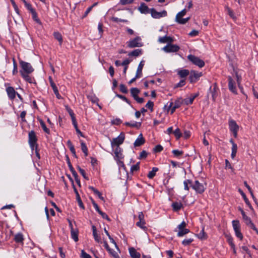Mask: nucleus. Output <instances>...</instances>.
Segmentation results:
<instances>
[{
	"instance_id": "obj_1",
	"label": "nucleus",
	"mask_w": 258,
	"mask_h": 258,
	"mask_svg": "<svg viewBox=\"0 0 258 258\" xmlns=\"http://www.w3.org/2000/svg\"><path fill=\"white\" fill-rule=\"evenodd\" d=\"M127 46L129 48L142 47L143 43L142 42L141 37L138 36L134 39L126 42Z\"/></svg>"
},
{
	"instance_id": "obj_2",
	"label": "nucleus",
	"mask_w": 258,
	"mask_h": 258,
	"mask_svg": "<svg viewBox=\"0 0 258 258\" xmlns=\"http://www.w3.org/2000/svg\"><path fill=\"white\" fill-rule=\"evenodd\" d=\"M186 13V10L183 9L181 12H179L176 16L175 20L177 22L180 24H184L189 20V17L187 18H182Z\"/></svg>"
},
{
	"instance_id": "obj_3",
	"label": "nucleus",
	"mask_w": 258,
	"mask_h": 258,
	"mask_svg": "<svg viewBox=\"0 0 258 258\" xmlns=\"http://www.w3.org/2000/svg\"><path fill=\"white\" fill-rule=\"evenodd\" d=\"M186 226V223L184 221H182L181 224H180L177 226L178 229V233L177 236L178 237H182L185 235L186 234L189 232V230L186 229L185 227Z\"/></svg>"
},
{
	"instance_id": "obj_4",
	"label": "nucleus",
	"mask_w": 258,
	"mask_h": 258,
	"mask_svg": "<svg viewBox=\"0 0 258 258\" xmlns=\"http://www.w3.org/2000/svg\"><path fill=\"white\" fill-rule=\"evenodd\" d=\"M180 49L179 46L172 43L167 44L166 46L162 48V50L166 53L176 52Z\"/></svg>"
},
{
	"instance_id": "obj_5",
	"label": "nucleus",
	"mask_w": 258,
	"mask_h": 258,
	"mask_svg": "<svg viewBox=\"0 0 258 258\" xmlns=\"http://www.w3.org/2000/svg\"><path fill=\"white\" fill-rule=\"evenodd\" d=\"M187 58L194 64L198 66L200 68H202L205 66L204 61L198 57L190 54L187 56Z\"/></svg>"
},
{
	"instance_id": "obj_6",
	"label": "nucleus",
	"mask_w": 258,
	"mask_h": 258,
	"mask_svg": "<svg viewBox=\"0 0 258 258\" xmlns=\"http://www.w3.org/2000/svg\"><path fill=\"white\" fill-rule=\"evenodd\" d=\"M124 135L120 134V135L116 138H114L111 142V145L112 148H114L115 146L119 147L120 145L122 144L124 140Z\"/></svg>"
},
{
	"instance_id": "obj_7",
	"label": "nucleus",
	"mask_w": 258,
	"mask_h": 258,
	"mask_svg": "<svg viewBox=\"0 0 258 258\" xmlns=\"http://www.w3.org/2000/svg\"><path fill=\"white\" fill-rule=\"evenodd\" d=\"M232 226L235 231L236 236L240 240H242L243 238V236L240 232V226L239 224V222L238 220H233L232 221Z\"/></svg>"
},
{
	"instance_id": "obj_8",
	"label": "nucleus",
	"mask_w": 258,
	"mask_h": 258,
	"mask_svg": "<svg viewBox=\"0 0 258 258\" xmlns=\"http://www.w3.org/2000/svg\"><path fill=\"white\" fill-rule=\"evenodd\" d=\"M191 187L196 192L199 194L203 193L205 189L204 184L203 183H200L198 180H196L194 183H192Z\"/></svg>"
},
{
	"instance_id": "obj_9",
	"label": "nucleus",
	"mask_w": 258,
	"mask_h": 258,
	"mask_svg": "<svg viewBox=\"0 0 258 258\" xmlns=\"http://www.w3.org/2000/svg\"><path fill=\"white\" fill-rule=\"evenodd\" d=\"M229 126L230 131L232 133L235 138L237 136V132L239 130V126L236 121L233 120H230L229 121Z\"/></svg>"
},
{
	"instance_id": "obj_10",
	"label": "nucleus",
	"mask_w": 258,
	"mask_h": 258,
	"mask_svg": "<svg viewBox=\"0 0 258 258\" xmlns=\"http://www.w3.org/2000/svg\"><path fill=\"white\" fill-rule=\"evenodd\" d=\"M20 64L23 70V72L24 73H26L27 74H30L33 72L34 69H33L30 63L21 60L20 61Z\"/></svg>"
},
{
	"instance_id": "obj_11",
	"label": "nucleus",
	"mask_w": 258,
	"mask_h": 258,
	"mask_svg": "<svg viewBox=\"0 0 258 258\" xmlns=\"http://www.w3.org/2000/svg\"><path fill=\"white\" fill-rule=\"evenodd\" d=\"M150 13L152 17L155 19H159L161 17H166L167 15V12L165 10H163L161 12H158L154 8L150 10Z\"/></svg>"
},
{
	"instance_id": "obj_12",
	"label": "nucleus",
	"mask_w": 258,
	"mask_h": 258,
	"mask_svg": "<svg viewBox=\"0 0 258 258\" xmlns=\"http://www.w3.org/2000/svg\"><path fill=\"white\" fill-rule=\"evenodd\" d=\"M37 139L35 133L31 131L29 133V143L30 146L33 148L36 144Z\"/></svg>"
},
{
	"instance_id": "obj_13",
	"label": "nucleus",
	"mask_w": 258,
	"mask_h": 258,
	"mask_svg": "<svg viewBox=\"0 0 258 258\" xmlns=\"http://www.w3.org/2000/svg\"><path fill=\"white\" fill-rule=\"evenodd\" d=\"M201 76V73H198L195 71H192L191 72L189 77V81L191 83H194L196 82Z\"/></svg>"
},
{
	"instance_id": "obj_14",
	"label": "nucleus",
	"mask_w": 258,
	"mask_h": 258,
	"mask_svg": "<svg viewBox=\"0 0 258 258\" xmlns=\"http://www.w3.org/2000/svg\"><path fill=\"white\" fill-rule=\"evenodd\" d=\"M158 41L160 43H166L168 44L172 43L174 41V39L170 36L165 35L163 37H159L158 39Z\"/></svg>"
},
{
	"instance_id": "obj_15",
	"label": "nucleus",
	"mask_w": 258,
	"mask_h": 258,
	"mask_svg": "<svg viewBox=\"0 0 258 258\" xmlns=\"http://www.w3.org/2000/svg\"><path fill=\"white\" fill-rule=\"evenodd\" d=\"M228 88L230 91L237 94L236 87L234 86V81L230 76L228 77Z\"/></svg>"
},
{
	"instance_id": "obj_16",
	"label": "nucleus",
	"mask_w": 258,
	"mask_h": 258,
	"mask_svg": "<svg viewBox=\"0 0 258 258\" xmlns=\"http://www.w3.org/2000/svg\"><path fill=\"white\" fill-rule=\"evenodd\" d=\"M218 89L217 88L216 84H214V87L213 89L211 87L210 88V93L211 94L212 99L214 101H215L216 97L218 95Z\"/></svg>"
},
{
	"instance_id": "obj_17",
	"label": "nucleus",
	"mask_w": 258,
	"mask_h": 258,
	"mask_svg": "<svg viewBox=\"0 0 258 258\" xmlns=\"http://www.w3.org/2000/svg\"><path fill=\"white\" fill-rule=\"evenodd\" d=\"M9 97L11 99H14L16 97V92L12 87H9L6 89Z\"/></svg>"
},
{
	"instance_id": "obj_18",
	"label": "nucleus",
	"mask_w": 258,
	"mask_h": 258,
	"mask_svg": "<svg viewBox=\"0 0 258 258\" xmlns=\"http://www.w3.org/2000/svg\"><path fill=\"white\" fill-rule=\"evenodd\" d=\"M138 10L142 14H148L150 13V10L144 3H142L138 8Z\"/></svg>"
},
{
	"instance_id": "obj_19",
	"label": "nucleus",
	"mask_w": 258,
	"mask_h": 258,
	"mask_svg": "<svg viewBox=\"0 0 258 258\" xmlns=\"http://www.w3.org/2000/svg\"><path fill=\"white\" fill-rule=\"evenodd\" d=\"M114 154L115 158L116 160H120L123 158L121 148L119 147H116L114 151Z\"/></svg>"
},
{
	"instance_id": "obj_20",
	"label": "nucleus",
	"mask_w": 258,
	"mask_h": 258,
	"mask_svg": "<svg viewBox=\"0 0 258 258\" xmlns=\"http://www.w3.org/2000/svg\"><path fill=\"white\" fill-rule=\"evenodd\" d=\"M144 66V61L142 60L139 63L136 73V78H141L142 75V70Z\"/></svg>"
},
{
	"instance_id": "obj_21",
	"label": "nucleus",
	"mask_w": 258,
	"mask_h": 258,
	"mask_svg": "<svg viewBox=\"0 0 258 258\" xmlns=\"http://www.w3.org/2000/svg\"><path fill=\"white\" fill-rule=\"evenodd\" d=\"M230 143L232 144V153H231V158L234 159L236 155L237 150V145L233 142V141L231 139L230 141Z\"/></svg>"
},
{
	"instance_id": "obj_22",
	"label": "nucleus",
	"mask_w": 258,
	"mask_h": 258,
	"mask_svg": "<svg viewBox=\"0 0 258 258\" xmlns=\"http://www.w3.org/2000/svg\"><path fill=\"white\" fill-rule=\"evenodd\" d=\"M130 254L132 258H140L141 254L134 248H129Z\"/></svg>"
},
{
	"instance_id": "obj_23",
	"label": "nucleus",
	"mask_w": 258,
	"mask_h": 258,
	"mask_svg": "<svg viewBox=\"0 0 258 258\" xmlns=\"http://www.w3.org/2000/svg\"><path fill=\"white\" fill-rule=\"evenodd\" d=\"M92 229L93 231V235L95 239V240L98 243L101 242L100 237L97 233L96 227L94 225H92Z\"/></svg>"
},
{
	"instance_id": "obj_24",
	"label": "nucleus",
	"mask_w": 258,
	"mask_h": 258,
	"mask_svg": "<svg viewBox=\"0 0 258 258\" xmlns=\"http://www.w3.org/2000/svg\"><path fill=\"white\" fill-rule=\"evenodd\" d=\"M145 143V140L143 138L142 135L140 134L139 137L136 139L134 145L135 147H139Z\"/></svg>"
},
{
	"instance_id": "obj_25",
	"label": "nucleus",
	"mask_w": 258,
	"mask_h": 258,
	"mask_svg": "<svg viewBox=\"0 0 258 258\" xmlns=\"http://www.w3.org/2000/svg\"><path fill=\"white\" fill-rule=\"evenodd\" d=\"M124 124L126 126H131L132 127H136L137 128H139L141 125V123L138 122L136 121H132L131 122H126L124 123Z\"/></svg>"
},
{
	"instance_id": "obj_26",
	"label": "nucleus",
	"mask_w": 258,
	"mask_h": 258,
	"mask_svg": "<svg viewBox=\"0 0 258 258\" xmlns=\"http://www.w3.org/2000/svg\"><path fill=\"white\" fill-rule=\"evenodd\" d=\"M142 50L141 49H135L132 52H130L128 54V55L130 56H138L142 54Z\"/></svg>"
},
{
	"instance_id": "obj_27",
	"label": "nucleus",
	"mask_w": 258,
	"mask_h": 258,
	"mask_svg": "<svg viewBox=\"0 0 258 258\" xmlns=\"http://www.w3.org/2000/svg\"><path fill=\"white\" fill-rule=\"evenodd\" d=\"M78 232L77 229H72L71 230V237L76 242L78 241Z\"/></svg>"
},
{
	"instance_id": "obj_28",
	"label": "nucleus",
	"mask_w": 258,
	"mask_h": 258,
	"mask_svg": "<svg viewBox=\"0 0 258 258\" xmlns=\"http://www.w3.org/2000/svg\"><path fill=\"white\" fill-rule=\"evenodd\" d=\"M88 188L91 190H92L94 192V193L95 195H96L100 200H101L103 201H104V198L102 196L101 194L97 189H96L95 188L92 186H89Z\"/></svg>"
},
{
	"instance_id": "obj_29",
	"label": "nucleus",
	"mask_w": 258,
	"mask_h": 258,
	"mask_svg": "<svg viewBox=\"0 0 258 258\" xmlns=\"http://www.w3.org/2000/svg\"><path fill=\"white\" fill-rule=\"evenodd\" d=\"M24 239L23 234L20 233L16 234L14 237L15 241L17 243H23Z\"/></svg>"
},
{
	"instance_id": "obj_30",
	"label": "nucleus",
	"mask_w": 258,
	"mask_h": 258,
	"mask_svg": "<svg viewBox=\"0 0 258 258\" xmlns=\"http://www.w3.org/2000/svg\"><path fill=\"white\" fill-rule=\"evenodd\" d=\"M173 103L172 102H169L167 105H165L164 107L167 108L168 111L171 109V113L172 114L175 111L176 108L173 106Z\"/></svg>"
},
{
	"instance_id": "obj_31",
	"label": "nucleus",
	"mask_w": 258,
	"mask_h": 258,
	"mask_svg": "<svg viewBox=\"0 0 258 258\" xmlns=\"http://www.w3.org/2000/svg\"><path fill=\"white\" fill-rule=\"evenodd\" d=\"M172 207L173 210L178 211L182 207V204L181 203L174 202L172 204Z\"/></svg>"
},
{
	"instance_id": "obj_32",
	"label": "nucleus",
	"mask_w": 258,
	"mask_h": 258,
	"mask_svg": "<svg viewBox=\"0 0 258 258\" xmlns=\"http://www.w3.org/2000/svg\"><path fill=\"white\" fill-rule=\"evenodd\" d=\"M54 38L59 42V44L61 45L62 43V37L61 34L58 32H55L53 33Z\"/></svg>"
},
{
	"instance_id": "obj_33",
	"label": "nucleus",
	"mask_w": 258,
	"mask_h": 258,
	"mask_svg": "<svg viewBox=\"0 0 258 258\" xmlns=\"http://www.w3.org/2000/svg\"><path fill=\"white\" fill-rule=\"evenodd\" d=\"M158 171V168L157 167H153L152 171H150L148 174V177L150 179L153 178L156 175V173Z\"/></svg>"
},
{
	"instance_id": "obj_34",
	"label": "nucleus",
	"mask_w": 258,
	"mask_h": 258,
	"mask_svg": "<svg viewBox=\"0 0 258 258\" xmlns=\"http://www.w3.org/2000/svg\"><path fill=\"white\" fill-rule=\"evenodd\" d=\"M21 74L23 78L29 83H32V80L31 78L29 76V74H27L26 73H24L23 71H20Z\"/></svg>"
},
{
	"instance_id": "obj_35",
	"label": "nucleus",
	"mask_w": 258,
	"mask_h": 258,
	"mask_svg": "<svg viewBox=\"0 0 258 258\" xmlns=\"http://www.w3.org/2000/svg\"><path fill=\"white\" fill-rule=\"evenodd\" d=\"M145 221H138L136 223V225L144 231H146L147 230V227L145 226Z\"/></svg>"
},
{
	"instance_id": "obj_36",
	"label": "nucleus",
	"mask_w": 258,
	"mask_h": 258,
	"mask_svg": "<svg viewBox=\"0 0 258 258\" xmlns=\"http://www.w3.org/2000/svg\"><path fill=\"white\" fill-rule=\"evenodd\" d=\"M139 93L140 90L137 88H133L131 89V95L134 99L138 96V95Z\"/></svg>"
},
{
	"instance_id": "obj_37",
	"label": "nucleus",
	"mask_w": 258,
	"mask_h": 258,
	"mask_svg": "<svg viewBox=\"0 0 258 258\" xmlns=\"http://www.w3.org/2000/svg\"><path fill=\"white\" fill-rule=\"evenodd\" d=\"M197 236L201 240H205L207 238V235L205 232L204 229H203L201 231L197 234Z\"/></svg>"
},
{
	"instance_id": "obj_38",
	"label": "nucleus",
	"mask_w": 258,
	"mask_h": 258,
	"mask_svg": "<svg viewBox=\"0 0 258 258\" xmlns=\"http://www.w3.org/2000/svg\"><path fill=\"white\" fill-rule=\"evenodd\" d=\"M31 13L32 14L33 19L38 24H41V22L40 20L38 19L36 11L34 10L32 12H31Z\"/></svg>"
},
{
	"instance_id": "obj_39",
	"label": "nucleus",
	"mask_w": 258,
	"mask_h": 258,
	"mask_svg": "<svg viewBox=\"0 0 258 258\" xmlns=\"http://www.w3.org/2000/svg\"><path fill=\"white\" fill-rule=\"evenodd\" d=\"M81 149L83 152L84 153L85 156L88 155V149L85 143L83 141L81 142Z\"/></svg>"
},
{
	"instance_id": "obj_40",
	"label": "nucleus",
	"mask_w": 258,
	"mask_h": 258,
	"mask_svg": "<svg viewBox=\"0 0 258 258\" xmlns=\"http://www.w3.org/2000/svg\"><path fill=\"white\" fill-rule=\"evenodd\" d=\"M239 191L240 193V194L241 195L242 198H243V199H244L246 204L247 206H248L249 207H250L251 205H250V202H249L248 199L246 198V196L245 194L240 189H239Z\"/></svg>"
},
{
	"instance_id": "obj_41",
	"label": "nucleus",
	"mask_w": 258,
	"mask_h": 258,
	"mask_svg": "<svg viewBox=\"0 0 258 258\" xmlns=\"http://www.w3.org/2000/svg\"><path fill=\"white\" fill-rule=\"evenodd\" d=\"M178 75L181 78H184L189 74V71L187 70H182L178 72Z\"/></svg>"
},
{
	"instance_id": "obj_42",
	"label": "nucleus",
	"mask_w": 258,
	"mask_h": 258,
	"mask_svg": "<svg viewBox=\"0 0 258 258\" xmlns=\"http://www.w3.org/2000/svg\"><path fill=\"white\" fill-rule=\"evenodd\" d=\"M173 134L177 139H179L182 136V134L179 128H177L173 132Z\"/></svg>"
},
{
	"instance_id": "obj_43",
	"label": "nucleus",
	"mask_w": 258,
	"mask_h": 258,
	"mask_svg": "<svg viewBox=\"0 0 258 258\" xmlns=\"http://www.w3.org/2000/svg\"><path fill=\"white\" fill-rule=\"evenodd\" d=\"M40 123L43 131L47 134H49V130L46 127L45 123L42 120H40Z\"/></svg>"
},
{
	"instance_id": "obj_44",
	"label": "nucleus",
	"mask_w": 258,
	"mask_h": 258,
	"mask_svg": "<svg viewBox=\"0 0 258 258\" xmlns=\"http://www.w3.org/2000/svg\"><path fill=\"white\" fill-rule=\"evenodd\" d=\"M194 99L190 96L184 99L183 103L186 105L191 104L192 103Z\"/></svg>"
},
{
	"instance_id": "obj_45",
	"label": "nucleus",
	"mask_w": 258,
	"mask_h": 258,
	"mask_svg": "<svg viewBox=\"0 0 258 258\" xmlns=\"http://www.w3.org/2000/svg\"><path fill=\"white\" fill-rule=\"evenodd\" d=\"M243 219L245 222V223L248 226H249L252 223L250 218L249 217H248V216H247L246 215L243 217Z\"/></svg>"
},
{
	"instance_id": "obj_46",
	"label": "nucleus",
	"mask_w": 258,
	"mask_h": 258,
	"mask_svg": "<svg viewBox=\"0 0 258 258\" xmlns=\"http://www.w3.org/2000/svg\"><path fill=\"white\" fill-rule=\"evenodd\" d=\"M226 9L227 10V12H228V15H229V16L232 18L233 20H235L236 19V17L234 16V13L232 11V10H231L228 7H226Z\"/></svg>"
},
{
	"instance_id": "obj_47",
	"label": "nucleus",
	"mask_w": 258,
	"mask_h": 258,
	"mask_svg": "<svg viewBox=\"0 0 258 258\" xmlns=\"http://www.w3.org/2000/svg\"><path fill=\"white\" fill-rule=\"evenodd\" d=\"M188 184H189L191 185L192 181L190 180L187 179V180L184 181L183 184H184V188L185 190H189V187L188 186Z\"/></svg>"
},
{
	"instance_id": "obj_48",
	"label": "nucleus",
	"mask_w": 258,
	"mask_h": 258,
	"mask_svg": "<svg viewBox=\"0 0 258 258\" xmlns=\"http://www.w3.org/2000/svg\"><path fill=\"white\" fill-rule=\"evenodd\" d=\"M68 164L69 168H70L71 171L72 172L73 176L77 174V172H76V171L74 170V168L73 167L69 158H68Z\"/></svg>"
},
{
	"instance_id": "obj_49",
	"label": "nucleus",
	"mask_w": 258,
	"mask_h": 258,
	"mask_svg": "<svg viewBox=\"0 0 258 258\" xmlns=\"http://www.w3.org/2000/svg\"><path fill=\"white\" fill-rule=\"evenodd\" d=\"M154 103L151 101H149L146 105V107L149 108L151 111L153 110Z\"/></svg>"
},
{
	"instance_id": "obj_50",
	"label": "nucleus",
	"mask_w": 258,
	"mask_h": 258,
	"mask_svg": "<svg viewBox=\"0 0 258 258\" xmlns=\"http://www.w3.org/2000/svg\"><path fill=\"white\" fill-rule=\"evenodd\" d=\"M226 237L227 239V241L231 246V248H234V246L235 245L234 244L233 242V238L231 236L229 235H226Z\"/></svg>"
},
{
	"instance_id": "obj_51",
	"label": "nucleus",
	"mask_w": 258,
	"mask_h": 258,
	"mask_svg": "<svg viewBox=\"0 0 258 258\" xmlns=\"http://www.w3.org/2000/svg\"><path fill=\"white\" fill-rule=\"evenodd\" d=\"M172 152L175 157H179L183 154V152L182 151L178 150H174Z\"/></svg>"
},
{
	"instance_id": "obj_52",
	"label": "nucleus",
	"mask_w": 258,
	"mask_h": 258,
	"mask_svg": "<svg viewBox=\"0 0 258 258\" xmlns=\"http://www.w3.org/2000/svg\"><path fill=\"white\" fill-rule=\"evenodd\" d=\"M193 240H194L192 238L185 239L182 241V243L185 246L188 245L190 244L193 241Z\"/></svg>"
},
{
	"instance_id": "obj_53",
	"label": "nucleus",
	"mask_w": 258,
	"mask_h": 258,
	"mask_svg": "<svg viewBox=\"0 0 258 258\" xmlns=\"http://www.w3.org/2000/svg\"><path fill=\"white\" fill-rule=\"evenodd\" d=\"M49 80L50 86L52 87L53 92L55 91V90H58L56 85L53 82V81H52V78L50 77L49 78Z\"/></svg>"
},
{
	"instance_id": "obj_54",
	"label": "nucleus",
	"mask_w": 258,
	"mask_h": 258,
	"mask_svg": "<svg viewBox=\"0 0 258 258\" xmlns=\"http://www.w3.org/2000/svg\"><path fill=\"white\" fill-rule=\"evenodd\" d=\"M140 168L139 163H137L136 164L132 166L131 168V171L132 172H134V171H138Z\"/></svg>"
},
{
	"instance_id": "obj_55",
	"label": "nucleus",
	"mask_w": 258,
	"mask_h": 258,
	"mask_svg": "<svg viewBox=\"0 0 258 258\" xmlns=\"http://www.w3.org/2000/svg\"><path fill=\"white\" fill-rule=\"evenodd\" d=\"M111 20L112 21L115 22H127V21L126 20L119 19V18L115 17H111Z\"/></svg>"
},
{
	"instance_id": "obj_56",
	"label": "nucleus",
	"mask_w": 258,
	"mask_h": 258,
	"mask_svg": "<svg viewBox=\"0 0 258 258\" xmlns=\"http://www.w3.org/2000/svg\"><path fill=\"white\" fill-rule=\"evenodd\" d=\"M78 169L79 170L80 173L82 174V175L83 176V177L87 180H88V177L86 176L85 171L84 169H82L80 167H78Z\"/></svg>"
},
{
	"instance_id": "obj_57",
	"label": "nucleus",
	"mask_w": 258,
	"mask_h": 258,
	"mask_svg": "<svg viewBox=\"0 0 258 258\" xmlns=\"http://www.w3.org/2000/svg\"><path fill=\"white\" fill-rule=\"evenodd\" d=\"M77 200L78 202L79 206L82 209H84V206L83 205V203L81 199V198L80 197V195H78L76 196Z\"/></svg>"
},
{
	"instance_id": "obj_58",
	"label": "nucleus",
	"mask_w": 258,
	"mask_h": 258,
	"mask_svg": "<svg viewBox=\"0 0 258 258\" xmlns=\"http://www.w3.org/2000/svg\"><path fill=\"white\" fill-rule=\"evenodd\" d=\"M134 1V0H120V3L121 5H125L133 3Z\"/></svg>"
},
{
	"instance_id": "obj_59",
	"label": "nucleus",
	"mask_w": 258,
	"mask_h": 258,
	"mask_svg": "<svg viewBox=\"0 0 258 258\" xmlns=\"http://www.w3.org/2000/svg\"><path fill=\"white\" fill-rule=\"evenodd\" d=\"M120 88V91L123 93H126L127 92V89L126 87V86L123 84H120L119 86Z\"/></svg>"
},
{
	"instance_id": "obj_60",
	"label": "nucleus",
	"mask_w": 258,
	"mask_h": 258,
	"mask_svg": "<svg viewBox=\"0 0 258 258\" xmlns=\"http://www.w3.org/2000/svg\"><path fill=\"white\" fill-rule=\"evenodd\" d=\"M98 30L99 31V34L100 36H102V34L103 32V24L102 23H99L98 26Z\"/></svg>"
},
{
	"instance_id": "obj_61",
	"label": "nucleus",
	"mask_w": 258,
	"mask_h": 258,
	"mask_svg": "<svg viewBox=\"0 0 258 258\" xmlns=\"http://www.w3.org/2000/svg\"><path fill=\"white\" fill-rule=\"evenodd\" d=\"M81 256L82 258H91V256L84 250H82L81 251Z\"/></svg>"
},
{
	"instance_id": "obj_62",
	"label": "nucleus",
	"mask_w": 258,
	"mask_h": 258,
	"mask_svg": "<svg viewBox=\"0 0 258 258\" xmlns=\"http://www.w3.org/2000/svg\"><path fill=\"white\" fill-rule=\"evenodd\" d=\"M163 149V148L162 146H161L160 145H157L156 146H155V147L154 148V151L155 152H160L161 151H162Z\"/></svg>"
},
{
	"instance_id": "obj_63",
	"label": "nucleus",
	"mask_w": 258,
	"mask_h": 258,
	"mask_svg": "<svg viewBox=\"0 0 258 258\" xmlns=\"http://www.w3.org/2000/svg\"><path fill=\"white\" fill-rule=\"evenodd\" d=\"M24 5L25 7L27 8V9L30 12V13L34 10V9L32 8L31 5L28 3L27 2H25V4Z\"/></svg>"
},
{
	"instance_id": "obj_64",
	"label": "nucleus",
	"mask_w": 258,
	"mask_h": 258,
	"mask_svg": "<svg viewBox=\"0 0 258 258\" xmlns=\"http://www.w3.org/2000/svg\"><path fill=\"white\" fill-rule=\"evenodd\" d=\"M181 104H182L181 102L179 100H178L175 101V102H174V105H173V106L176 109H177L180 107V106L181 105Z\"/></svg>"
}]
</instances>
